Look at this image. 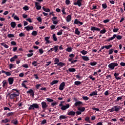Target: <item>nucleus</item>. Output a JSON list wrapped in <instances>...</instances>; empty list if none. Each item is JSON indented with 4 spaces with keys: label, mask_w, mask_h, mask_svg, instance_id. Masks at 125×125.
I'll list each match as a JSON object with an SVG mask.
<instances>
[{
    "label": "nucleus",
    "mask_w": 125,
    "mask_h": 125,
    "mask_svg": "<svg viewBox=\"0 0 125 125\" xmlns=\"http://www.w3.org/2000/svg\"><path fill=\"white\" fill-rule=\"evenodd\" d=\"M121 109H122V107H121V106L114 105L111 109H109L108 111L110 112V113H113V112L118 113L119 111H121Z\"/></svg>",
    "instance_id": "nucleus-1"
},
{
    "label": "nucleus",
    "mask_w": 125,
    "mask_h": 125,
    "mask_svg": "<svg viewBox=\"0 0 125 125\" xmlns=\"http://www.w3.org/2000/svg\"><path fill=\"white\" fill-rule=\"evenodd\" d=\"M29 107H28L29 111H32V110H35V109H39L40 108V106L38 104H29Z\"/></svg>",
    "instance_id": "nucleus-2"
},
{
    "label": "nucleus",
    "mask_w": 125,
    "mask_h": 125,
    "mask_svg": "<svg viewBox=\"0 0 125 125\" xmlns=\"http://www.w3.org/2000/svg\"><path fill=\"white\" fill-rule=\"evenodd\" d=\"M29 107H28L29 111H32V110H35V109H39L40 108V106L38 104H29Z\"/></svg>",
    "instance_id": "nucleus-3"
},
{
    "label": "nucleus",
    "mask_w": 125,
    "mask_h": 125,
    "mask_svg": "<svg viewBox=\"0 0 125 125\" xmlns=\"http://www.w3.org/2000/svg\"><path fill=\"white\" fill-rule=\"evenodd\" d=\"M118 65V63L117 62H112L108 64V68L110 69V70H114L115 69V67H117Z\"/></svg>",
    "instance_id": "nucleus-4"
},
{
    "label": "nucleus",
    "mask_w": 125,
    "mask_h": 125,
    "mask_svg": "<svg viewBox=\"0 0 125 125\" xmlns=\"http://www.w3.org/2000/svg\"><path fill=\"white\" fill-rule=\"evenodd\" d=\"M8 95L9 96V98L10 99H14V98H15V97H17L18 96H19V94H10V93H9Z\"/></svg>",
    "instance_id": "nucleus-5"
},
{
    "label": "nucleus",
    "mask_w": 125,
    "mask_h": 125,
    "mask_svg": "<svg viewBox=\"0 0 125 125\" xmlns=\"http://www.w3.org/2000/svg\"><path fill=\"white\" fill-rule=\"evenodd\" d=\"M41 105L42 106V109L43 110V112H44V111H45V109L47 108L48 105L45 102H42L41 103Z\"/></svg>",
    "instance_id": "nucleus-6"
},
{
    "label": "nucleus",
    "mask_w": 125,
    "mask_h": 125,
    "mask_svg": "<svg viewBox=\"0 0 125 125\" xmlns=\"http://www.w3.org/2000/svg\"><path fill=\"white\" fill-rule=\"evenodd\" d=\"M82 105H83V103L81 101H78L74 104L73 107H81Z\"/></svg>",
    "instance_id": "nucleus-7"
},
{
    "label": "nucleus",
    "mask_w": 125,
    "mask_h": 125,
    "mask_svg": "<svg viewBox=\"0 0 125 125\" xmlns=\"http://www.w3.org/2000/svg\"><path fill=\"white\" fill-rule=\"evenodd\" d=\"M74 24H75L76 25H78V26H82V25H83V23L79 21V20L76 19L74 20Z\"/></svg>",
    "instance_id": "nucleus-8"
},
{
    "label": "nucleus",
    "mask_w": 125,
    "mask_h": 125,
    "mask_svg": "<svg viewBox=\"0 0 125 125\" xmlns=\"http://www.w3.org/2000/svg\"><path fill=\"white\" fill-rule=\"evenodd\" d=\"M112 37L113 38V40L114 39H116V38L119 41H120V40H122L123 39V36L117 34H114Z\"/></svg>",
    "instance_id": "nucleus-9"
},
{
    "label": "nucleus",
    "mask_w": 125,
    "mask_h": 125,
    "mask_svg": "<svg viewBox=\"0 0 125 125\" xmlns=\"http://www.w3.org/2000/svg\"><path fill=\"white\" fill-rule=\"evenodd\" d=\"M82 1L83 0H77L76 2H74V5H78L79 7L82 6Z\"/></svg>",
    "instance_id": "nucleus-10"
},
{
    "label": "nucleus",
    "mask_w": 125,
    "mask_h": 125,
    "mask_svg": "<svg viewBox=\"0 0 125 125\" xmlns=\"http://www.w3.org/2000/svg\"><path fill=\"white\" fill-rule=\"evenodd\" d=\"M69 108H70V104H67L65 105H63L61 107V110L65 111V110H67V109H69Z\"/></svg>",
    "instance_id": "nucleus-11"
},
{
    "label": "nucleus",
    "mask_w": 125,
    "mask_h": 125,
    "mask_svg": "<svg viewBox=\"0 0 125 125\" xmlns=\"http://www.w3.org/2000/svg\"><path fill=\"white\" fill-rule=\"evenodd\" d=\"M35 7H36V9H37V10H40V9H42V6L39 5H40V3L35 2Z\"/></svg>",
    "instance_id": "nucleus-12"
},
{
    "label": "nucleus",
    "mask_w": 125,
    "mask_h": 125,
    "mask_svg": "<svg viewBox=\"0 0 125 125\" xmlns=\"http://www.w3.org/2000/svg\"><path fill=\"white\" fill-rule=\"evenodd\" d=\"M65 86V83L64 82H62L59 86V89L60 90H63L64 89V87Z\"/></svg>",
    "instance_id": "nucleus-13"
},
{
    "label": "nucleus",
    "mask_w": 125,
    "mask_h": 125,
    "mask_svg": "<svg viewBox=\"0 0 125 125\" xmlns=\"http://www.w3.org/2000/svg\"><path fill=\"white\" fill-rule=\"evenodd\" d=\"M67 115H68V116H74L76 115V112L73 111H68Z\"/></svg>",
    "instance_id": "nucleus-14"
},
{
    "label": "nucleus",
    "mask_w": 125,
    "mask_h": 125,
    "mask_svg": "<svg viewBox=\"0 0 125 125\" xmlns=\"http://www.w3.org/2000/svg\"><path fill=\"white\" fill-rule=\"evenodd\" d=\"M27 93H30V95H32L33 97L35 96V92L32 89H30L29 90L27 91Z\"/></svg>",
    "instance_id": "nucleus-15"
},
{
    "label": "nucleus",
    "mask_w": 125,
    "mask_h": 125,
    "mask_svg": "<svg viewBox=\"0 0 125 125\" xmlns=\"http://www.w3.org/2000/svg\"><path fill=\"white\" fill-rule=\"evenodd\" d=\"M49 39H50V37H46L44 38L45 42V44H48V43H51V42H50V41H49Z\"/></svg>",
    "instance_id": "nucleus-16"
},
{
    "label": "nucleus",
    "mask_w": 125,
    "mask_h": 125,
    "mask_svg": "<svg viewBox=\"0 0 125 125\" xmlns=\"http://www.w3.org/2000/svg\"><path fill=\"white\" fill-rule=\"evenodd\" d=\"M24 28L26 29V31H30V30H34V27L33 26H30V25L25 26Z\"/></svg>",
    "instance_id": "nucleus-17"
},
{
    "label": "nucleus",
    "mask_w": 125,
    "mask_h": 125,
    "mask_svg": "<svg viewBox=\"0 0 125 125\" xmlns=\"http://www.w3.org/2000/svg\"><path fill=\"white\" fill-rule=\"evenodd\" d=\"M91 31H98V32H100V28L94 26H91Z\"/></svg>",
    "instance_id": "nucleus-18"
},
{
    "label": "nucleus",
    "mask_w": 125,
    "mask_h": 125,
    "mask_svg": "<svg viewBox=\"0 0 125 125\" xmlns=\"http://www.w3.org/2000/svg\"><path fill=\"white\" fill-rule=\"evenodd\" d=\"M8 83L9 84H13V82H14V79L13 78L10 77L8 79Z\"/></svg>",
    "instance_id": "nucleus-19"
},
{
    "label": "nucleus",
    "mask_w": 125,
    "mask_h": 125,
    "mask_svg": "<svg viewBox=\"0 0 125 125\" xmlns=\"http://www.w3.org/2000/svg\"><path fill=\"white\" fill-rule=\"evenodd\" d=\"M66 21L67 22H69L71 21V20H72V16L71 15H68L67 17H66Z\"/></svg>",
    "instance_id": "nucleus-20"
},
{
    "label": "nucleus",
    "mask_w": 125,
    "mask_h": 125,
    "mask_svg": "<svg viewBox=\"0 0 125 125\" xmlns=\"http://www.w3.org/2000/svg\"><path fill=\"white\" fill-rule=\"evenodd\" d=\"M78 110L81 113H83V112H84L85 110V108L84 107H78Z\"/></svg>",
    "instance_id": "nucleus-21"
},
{
    "label": "nucleus",
    "mask_w": 125,
    "mask_h": 125,
    "mask_svg": "<svg viewBox=\"0 0 125 125\" xmlns=\"http://www.w3.org/2000/svg\"><path fill=\"white\" fill-rule=\"evenodd\" d=\"M17 58H18V56H17V55H15L13 57L10 59V62H14V61H15V59H17Z\"/></svg>",
    "instance_id": "nucleus-22"
},
{
    "label": "nucleus",
    "mask_w": 125,
    "mask_h": 125,
    "mask_svg": "<svg viewBox=\"0 0 125 125\" xmlns=\"http://www.w3.org/2000/svg\"><path fill=\"white\" fill-rule=\"evenodd\" d=\"M123 96L118 97L117 99L115 100V103H118V102H120V100L123 99Z\"/></svg>",
    "instance_id": "nucleus-23"
},
{
    "label": "nucleus",
    "mask_w": 125,
    "mask_h": 125,
    "mask_svg": "<svg viewBox=\"0 0 125 125\" xmlns=\"http://www.w3.org/2000/svg\"><path fill=\"white\" fill-rule=\"evenodd\" d=\"M82 59L84 61H89V58L87 56H82Z\"/></svg>",
    "instance_id": "nucleus-24"
},
{
    "label": "nucleus",
    "mask_w": 125,
    "mask_h": 125,
    "mask_svg": "<svg viewBox=\"0 0 125 125\" xmlns=\"http://www.w3.org/2000/svg\"><path fill=\"white\" fill-rule=\"evenodd\" d=\"M2 83H3L2 87H3V88H5V87L7 86V84H8L7 82L5 80H4L2 82Z\"/></svg>",
    "instance_id": "nucleus-25"
},
{
    "label": "nucleus",
    "mask_w": 125,
    "mask_h": 125,
    "mask_svg": "<svg viewBox=\"0 0 125 125\" xmlns=\"http://www.w3.org/2000/svg\"><path fill=\"white\" fill-rule=\"evenodd\" d=\"M59 83V80H53L51 83V85H53V84H56V83Z\"/></svg>",
    "instance_id": "nucleus-26"
},
{
    "label": "nucleus",
    "mask_w": 125,
    "mask_h": 125,
    "mask_svg": "<svg viewBox=\"0 0 125 125\" xmlns=\"http://www.w3.org/2000/svg\"><path fill=\"white\" fill-rule=\"evenodd\" d=\"M12 90V91H15V92H13V94H17V93H18L19 94V95L20 94V93L19 92V91H18L16 89H13Z\"/></svg>",
    "instance_id": "nucleus-27"
},
{
    "label": "nucleus",
    "mask_w": 125,
    "mask_h": 125,
    "mask_svg": "<svg viewBox=\"0 0 125 125\" xmlns=\"http://www.w3.org/2000/svg\"><path fill=\"white\" fill-rule=\"evenodd\" d=\"M94 95H97V90H95L94 91H93L89 94L90 96H94Z\"/></svg>",
    "instance_id": "nucleus-28"
},
{
    "label": "nucleus",
    "mask_w": 125,
    "mask_h": 125,
    "mask_svg": "<svg viewBox=\"0 0 125 125\" xmlns=\"http://www.w3.org/2000/svg\"><path fill=\"white\" fill-rule=\"evenodd\" d=\"M11 124H13V125H18V120L15 119L11 121Z\"/></svg>",
    "instance_id": "nucleus-29"
},
{
    "label": "nucleus",
    "mask_w": 125,
    "mask_h": 125,
    "mask_svg": "<svg viewBox=\"0 0 125 125\" xmlns=\"http://www.w3.org/2000/svg\"><path fill=\"white\" fill-rule=\"evenodd\" d=\"M114 77H115V79L116 80H121L122 78L121 77H118V76H119V73H115L114 74Z\"/></svg>",
    "instance_id": "nucleus-30"
},
{
    "label": "nucleus",
    "mask_w": 125,
    "mask_h": 125,
    "mask_svg": "<svg viewBox=\"0 0 125 125\" xmlns=\"http://www.w3.org/2000/svg\"><path fill=\"white\" fill-rule=\"evenodd\" d=\"M10 25L12 28H14L16 27V22H15V21H12L11 22Z\"/></svg>",
    "instance_id": "nucleus-31"
},
{
    "label": "nucleus",
    "mask_w": 125,
    "mask_h": 125,
    "mask_svg": "<svg viewBox=\"0 0 125 125\" xmlns=\"http://www.w3.org/2000/svg\"><path fill=\"white\" fill-rule=\"evenodd\" d=\"M75 35H78V36H80V34H81V32L79 31V28H77L75 29Z\"/></svg>",
    "instance_id": "nucleus-32"
},
{
    "label": "nucleus",
    "mask_w": 125,
    "mask_h": 125,
    "mask_svg": "<svg viewBox=\"0 0 125 125\" xmlns=\"http://www.w3.org/2000/svg\"><path fill=\"white\" fill-rule=\"evenodd\" d=\"M68 71L71 73H75V72H76V68H68Z\"/></svg>",
    "instance_id": "nucleus-33"
},
{
    "label": "nucleus",
    "mask_w": 125,
    "mask_h": 125,
    "mask_svg": "<svg viewBox=\"0 0 125 125\" xmlns=\"http://www.w3.org/2000/svg\"><path fill=\"white\" fill-rule=\"evenodd\" d=\"M15 112H9L6 114L7 117H11L12 116H14Z\"/></svg>",
    "instance_id": "nucleus-34"
},
{
    "label": "nucleus",
    "mask_w": 125,
    "mask_h": 125,
    "mask_svg": "<svg viewBox=\"0 0 125 125\" xmlns=\"http://www.w3.org/2000/svg\"><path fill=\"white\" fill-rule=\"evenodd\" d=\"M57 66H60L61 67H63V66H66V64L64 62H60L58 63Z\"/></svg>",
    "instance_id": "nucleus-35"
},
{
    "label": "nucleus",
    "mask_w": 125,
    "mask_h": 125,
    "mask_svg": "<svg viewBox=\"0 0 125 125\" xmlns=\"http://www.w3.org/2000/svg\"><path fill=\"white\" fill-rule=\"evenodd\" d=\"M54 65H56L57 64V65H58V64L59 63V59L58 58H55L54 60Z\"/></svg>",
    "instance_id": "nucleus-36"
},
{
    "label": "nucleus",
    "mask_w": 125,
    "mask_h": 125,
    "mask_svg": "<svg viewBox=\"0 0 125 125\" xmlns=\"http://www.w3.org/2000/svg\"><path fill=\"white\" fill-rule=\"evenodd\" d=\"M52 38L54 42H57V37H56V35H55V34H53Z\"/></svg>",
    "instance_id": "nucleus-37"
},
{
    "label": "nucleus",
    "mask_w": 125,
    "mask_h": 125,
    "mask_svg": "<svg viewBox=\"0 0 125 125\" xmlns=\"http://www.w3.org/2000/svg\"><path fill=\"white\" fill-rule=\"evenodd\" d=\"M10 120H9L8 119H5V120H2L1 123H3L4 124H6V123H9Z\"/></svg>",
    "instance_id": "nucleus-38"
},
{
    "label": "nucleus",
    "mask_w": 125,
    "mask_h": 125,
    "mask_svg": "<svg viewBox=\"0 0 125 125\" xmlns=\"http://www.w3.org/2000/svg\"><path fill=\"white\" fill-rule=\"evenodd\" d=\"M60 120H65V119H67V117L65 115H61L60 116Z\"/></svg>",
    "instance_id": "nucleus-39"
},
{
    "label": "nucleus",
    "mask_w": 125,
    "mask_h": 125,
    "mask_svg": "<svg viewBox=\"0 0 125 125\" xmlns=\"http://www.w3.org/2000/svg\"><path fill=\"white\" fill-rule=\"evenodd\" d=\"M74 84H75V85H81V84H82V82L80 81H75L74 82Z\"/></svg>",
    "instance_id": "nucleus-40"
},
{
    "label": "nucleus",
    "mask_w": 125,
    "mask_h": 125,
    "mask_svg": "<svg viewBox=\"0 0 125 125\" xmlns=\"http://www.w3.org/2000/svg\"><path fill=\"white\" fill-rule=\"evenodd\" d=\"M89 64H90V65H91V66H95V65H97V62H91L90 63H89Z\"/></svg>",
    "instance_id": "nucleus-41"
},
{
    "label": "nucleus",
    "mask_w": 125,
    "mask_h": 125,
    "mask_svg": "<svg viewBox=\"0 0 125 125\" xmlns=\"http://www.w3.org/2000/svg\"><path fill=\"white\" fill-rule=\"evenodd\" d=\"M81 53H82V54H83V55H85V54H87V51H86L84 50H83L81 51Z\"/></svg>",
    "instance_id": "nucleus-42"
},
{
    "label": "nucleus",
    "mask_w": 125,
    "mask_h": 125,
    "mask_svg": "<svg viewBox=\"0 0 125 125\" xmlns=\"http://www.w3.org/2000/svg\"><path fill=\"white\" fill-rule=\"evenodd\" d=\"M112 46H113L112 44H110L108 45H105V48H106V49H110V48H111Z\"/></svg>",
    "instance_id": "nucleus-43"
},
{
    "label": "nucleus",
    "mask_w": 125,
    "mask_h": 125,
    "mask_svg": "<svg viewBox=\"0 0 125 125\" xmlns=\"http://www.w3.org/2000/svg\"><path fill=\"white\" fill-rule=\"evenodd\" d=\"M102 6L104 9H106V8L107 7V4L106 3L102 4Z\"/></svg>",
    "instance_id": "nucleus-44"
},
{
    "label": "nucleus",
    "mask_w": 125,
    "mask_h": 125,
    "mask_svg": "<svg viewBox=\"0 0 125 125\" xmlns=\"http://www.w3.org/2000/svg\"><path fill=\"white\" fill-rule=\"evenodd\" d=\"M56 25H52L51 26H50V29L51 30H54V29H57V28H58V26H57L56 27Z\"/></svg>",
    "instance_id": "nucleus-45"
},
{
    "label": "nucleus",
    "mask_w": 125,
    "mask_h": 125,
    "mask_svg": "<svg viewBox=\"0 0 125 125\" xmlns=\"http://www.w3.org/2000/svg\"><path fill=\"white\" fill-rule=\"evenodd\" d=\"M31 35L32 36H34L35 37H36V36H37V35H38V32L36 31H33L32 32Z\"/></svg>",
    "instance_id": "nucleus-46"
},
{
    "label": "nucleus",
    "mask_w": 125,
    "mask_h": 125,
    "mask_svg": "<svg viewBox=\"0 0 125 125\" xmlns=\"http://www.w3.org/2000/svg\"><path fill=\"white\" fill-rule=\"evenodd\" d=\"M83 100H84L85 101H86L87 100H88V99H89V98H88L87 96H83L82 97Z\"/></svg>",
    "instance_id": "nucleus-47"
},
{
    "label": "nucleus",
    "mask_w": 125,
    "mask_h": 125,
    "mask_svg": "<svg viewBox=\"0 0 125 125\" xmlns=\"http://www.w3.org/2000/svg\"><path fill=\"white\" fill-rule=\"evenodd\" d=\"M58 45H56L54 47V50H55V52H57V51L58 50Z\"/></svg>",
    "instance_id": "nucleus-48"
},
{
    "label": "nucleus",
    "mask_w": 125,
    "mask_h": 125,
    "mask_svg": "<svg viewBox=\"0 0 125 125\" xmlns=\"http://www.w3.org/2000/svg\"><path fill=\"white\" fill-rule=\"evenodd\" d=\"M72 47H68L66 49V51H67V52H71L72 51Z\"/></svg>",
    "instance_id": "nucleus-49"
},
{
    "label": "nucleus",
    "mask_w": 125,
    "mask_h": 125,
    "mask_svg": "<svg viewBox=\"0 0 125 125\" xmlns=\"http://www.w3.org/2000/svg\"><path fill=\"white\" fill-rule=\"evenodd\" d=\"M38 63V62L37 61H33L32 63V65H34V67H37V66H38V64H37V63Z\"/></svg>",
    "instance_id": "nucleus-50"
},
{
    "label": "nucleus",
    "mask_w": 125,
    "mask_h": 125,
    "mask_svg": "<svg viewBox=\"0 0 125 125\" xmlns=\"http://www.w3.org/2000/svg\"><path fill=\"white\" fill-rule=\"evenodd\" d=\"M46 123H47V122H46V120L44 119L41 122V125H45Z\"/></svg>",
    "instance_id": "nucleus-51"
},
{
    "label": "nucleus",
    "mask_w": 125,
    "mask_h": 125,
    "mask_svg": "<svg viewBox=\"0 0 125 125\" xmlns=\"http://www.w3.org/2000/svg\"><path fill=\"white\" fill-rule=\"evenodd\" d=\"M113 52H114V49H110L108 51V54H113Z\"/></svg>",
    "instance_id": "nucleus-52"
},
{
    "label": "nucleus",
    "mask_w": 125,
    "mask_h": 125,
    "mask_svg": "<svg viewBox=\"0 0 125 125\" xmlns=\"http://www.w3.org/2000/svg\"><path fill=\"white\" fill-rule=\"evenodd\" d=\"M106 31L105 28H104L103 30L100 31L101 34H105L106 33Z\"/></svg>",
    "instance_id": "nucleus-53"
},
{
    "label": "nucleus",
    "mask_w": 125,
    "mask_h": 125,
    "mask_svg": "<svg viewBox=\"0 0 125 125\" xmlns=\"http://www.w3.org/2000/svg\"><path fill=\"white\" fill-rule=\"evenodd\" d=\"M114 40V38L113 36L112 37L109 38L108 39H106L105 40L106 42H110V41H113Z\"/></svg>",
    "instance_id": "nucleus-54"
},
{
    "label": "nucleus",
    "mask_w": 125,
    "mask_h": 125,
    "mask_svg": "<svg viewBox=\"0 0 125 125\" xmlns=\"http://www.w3.org/2000/svg\"><path fill=\"white\" fill-rule=\"evenodd\" d=\"M23 9L25 10V11H27V10H29V7H28V6H25L23 7Z\"/></svg>",
    "instance_id": "nucleus-55"
},
{
    "label": "nucleus",
    "mask_w": 125,
    "mask_h": 125,
    "mask_svg": "<svg viewBox=\"0 0 125 125\" xmlns=\"http://www.w3.org/2000/svg\"><path fill=\"white\" fill-rule=\"evenodd\" d=\"M46 100L47 102H53V101H54V100L50 98H46Z\"/></svg>",
    "instance_id": "nucleus-56"
},
{
    "label": "nucleus",
    "mask_w": 125,
    "mask_h": 125,
    "mask_svg": "<svg viewBox=\"0 0 125 125\" xmlns=\"http://www.w3.org/2000/svg\"><path fill=\"white\" fill-rule=\"evenodd\" d=\"M8 38H14V34H8L7 35Z\"/></svg>",
    "instance_id": "nucleus-57"
},
{
    "label": "nucleus",
    "mask_w": 125,
    "mask_h": 125,
    "mask_svg": "<svg viewBox=\"0 0 125 125\" xmlns=\"http://www.w3.org/2000/svg\"><path fill=\"white\" fill-rule=\"evenodd\" d=\"M85 122H88V123L90 122V120H89V117L88 116L86 117L85 118Z\"/></svg>",
    "instance_id": "nucleus-58"
},
{
    "label": "nucleus",
    "mask_w": 125,
    "mask_h": 125,
    "mask_svg": "<svg viewBox=\"0 0 125 125\" xmlns=\"http://www.w3.org/2000/svg\"><path fill=\"white\" fill-rule=\"evenodd\" d=\"M39 52L40 54H42L43 53V50L42 49V48L39 49Z\"/></svg>",
    "instance_id": "nucleus-59"
},
{
    "label": "nucleus",
    "mask_w": 125,
    "mask_h": 125,
    "mask_svg": "<svg viewBox=\"0 0 125 125\" xmlns=\"http://www.w3.org/2000/svg\"><path fill=\"white\" fill-rule=\"evenodd\" d=\"M70 3L71 2H70V0H65V4L66 5H69Z\"/></svg>",
    "instance_id": "nucleus-60"
},
{
    "label": "nucleus",
    "mask_w": 125,
    "mask_h": 125,
    "mask_svg": "<svg viewBox=\"0 0 125 125\" xmlns=\"http://www.w3.org/2000/svg\"><path fill=\"white\" fill-rule=\"evenodd\" d=\"M14 19H15V20H17V21H19L20 20L19 17H17L16 15L14 16Z\"/></svg>",
    "instance_id": "nucleus-61"
},
{
    "label": "nucleus",
    "mask_w": 125,
    "mask_h": 125,
    "mask_svg": "<svg viewBox=\"0 0 125 125\" xmlns=\"http://www.w3.org/2000/svg\"><path fill=\"white\" fill-rule=\"evenodd\" d=\"M22 66L23 68H29V66L28 65V64H27V63L23 64Z\"/></svg>",
    "instance_id": "nucleus-62"
},
{
    "label": "nucleus",
    "mask_w": 125,
    "mask_h": 125,
    "mask_svg": "<svg viewBox=\"0 0 125 125\" xmlns=\"http://www.w3.org/2000/svg\"><path fill=\"white\" fill-rule=\"evenodd\" d=\"M118 31H119V28H114L113 29V33H117V32H118Z\"/></svg>",
    "instance_id": "nucleus-63"
},
{
    "label": "nucleus",
    "mask_w": 125,
    "mask_h": 125,
    "mask_svg": "<svg viewBox=\"0 0 125 125\" xmlns=\"http://www.w3.org/2000/svg\"><path fill=\"white\" fill-rule=\"evenodd\" d=\"M69 57H70V58H72V59H73V58L75 57V55L74 54H70L69 55Z\"/></svg>",
    "instance_id": "nucleus-64"
}]
</instances>
